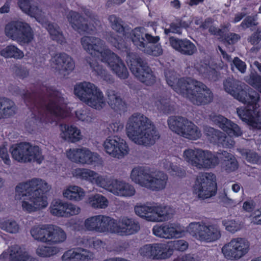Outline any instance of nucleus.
I'll list each match as a JSON object with an SVG mask.
<instances>
[{
  "mask_svg": "<svg viewBox=\"0 0 261 261\" xmlns=\"http://www.w3.org/2000/svg\"><path fill=\"white\" fill-rule=\"evenodd\" d=\"M225 91L239 101L246 103L245 107L239 108L237 113L239 118L253 128L261 129V112L257 103L259 95L245 84L233 79L224 82Z\"/></svg>",
  "mask_w": 261,
  "mask_h": 261,
  "instance_id": "1",
  "label": "nucleus"
},
{
  "mask_svg": "<svg viewBox=\"0 0 261 261\" xmlns=\"http://www.w3.org/2000/svg\"><path fill=\"white\" fill-rule=\"evenodd\" d=\"M51 189V185L45 180L33 178L16 187L14 199L22 212L32 214L48 206V198L45 193Z\"/></svg>",
  "mask_w": 261,
  "mask_h": 261,
  "instance_id": "2",
  "label": "nucleus"
},
{
  "mask_svg": "<svg viewBox=\"0 0 261 261\" xmlns=\"http://www.w3.org/2000/svg\"><path fill=\"white\" fill-rule=\"evenodd\" d=\"M165 74L168 85L177 93L188 98L193 104L205 105L212 101L213 93L201 82L189 78L178 79L177 74L172 70H167Z\"/></svg>",
  "mask_w": 261,
  "mask_h": 261,
  "instance_id": "3",
  "label": "nucleus"
},
{
  "mask_svg": "<svg viewBox=\"0 0 261 261\" xmlns=\"http://www.w3.org/2000/svg\"><path fill=\"white\" fill-rule=\"evenodd\" d=\"M81 43L88 54L106 63L119 78L124 80L128 77V72L123 62L107 47L103 40L97 37L84 36L81 38Z\"/></svg>",
  "mask_w": 261,
  "mask_h": 261,
  "instance_id": "4",
  "label": "nucleus"
},
{
  "mask_svg": "<svg viewBox=\"0 0 261 261\" xmlns=\"http://www.w3.org/2000/svg\"><path fill=\"white\" fill-rule=\"evenodd\" d=\"M125 129L128 138L138 145H153L160 137L152 122L140 113H135L128 118Z\"/></svg>",
  "mask_w": 261,
  "mask_h": 261,
  "instance_id": "5",
  "label": "nucleus"
},
{
  "mask_svg": "<svg viewBox=\"0 0 261 261\" xmlns=\"http://www.w3.org/2000/svg\"><path fill=\"white\" fill-rule=\"evenodd\" d=\"M211 119L215 124L226 132L228 136H226L219 130L205 126L203 128V131L207 136V139L210 142L221 145L224 147L231 148L233 147L235 143L232 137H238L242 134V130L240 126L221 115L211 116Z\"/></svg>",
  "mask_w": 261,
  "mask_h": 261,
  "instance_id": "6",
  "label": "nucleus"
},
{
  "mask_svg": "<svg viewBox=\"0 0 261 261\" xmlns=\"http://www.w3.org/2000/svg\"><path fill=\"white\" fill-rule=\"evenodd\" d=\"M130 178L136 184L153 191L165 189L168 181L166 174L144 166L134 168L131 171Z\"/></svg>",
  "mask_w": 261,
  "mask_h": 261,
  "instance_id": "7",
  "label": "nucleus"
},
{
  "mask_svg": "<svg viewBox=\"0 0 261 261\" xmlns=\"http://www.w3.org/2000/svg\"><path fill=\"white\" fill-rule=\"evenodd\" d=\"M74 93L81 101L94 110L101 111L107 107L102 91L93 83L84 82L76 84Z\"/></svg>",
  "mask_w": 261,
  "mask_h": 261,
  "instance_id": "8",
  "label": "nucleus"
},
{
  "mask_svg": "<svg viewBox=\"0 0 261 261\" xmlns=\"http://www.w3.org/2000/svg\"><path fill=\"white\" fill-rule=\"evenodd\" d=\"M182 159L198 170L214 168L219 164L217 154L199 148H188L183 150Z\"/></svg>",
  "mask_w": 261,
  "mask_h": 261,
  "instance_id": "9",
  "label": "nucleus"
},
{
  "mask_svg": "<svg viewBox=\"0 0 261 261\" xmlns=\"http://www.w3.org/2000/svg\"><path fill=\"white\" fill-rule=\"evenodd\" d=\"M131 41L140 50L148 55L158 56L163 53L160 44L154 45L160 40L158 36L150 34L144 28L137 27L130 34Z\"/></svg>",
  "mask_w": 261,
  "mask_h": 261,
  "instance_id": "10",
  "label": "nucleus"
},
{
  "mask_svg": "<svg viewBox=\"0 0 261 261\" xmlns=\"http://www.w3.org/2000/svg\"><path fill=\"white\" fill-rule=\"evenodd\" d=\"M134 212L138 217L148 222H160L170 219L173 215L169 207L150 203H138L134 207Z\"/></svg>",
  "mask_w": 261,
  "mask_h": 261,
  "instance_id": "11",
  "label": "nucleus"
},
{
  "mask_svg": "<svg viewBox=\"0 0 261 261\" xmlns=\"http://www.w3.org/2000/svg\"><path fill=\"white\" fill-rule=\"evenodd\" d=\"M12 158L21 163H36L41 164L44 160L40 147L29 143L22 142L12 145L10 148Z\"/></svg>",
  "mask_w": 261,
  "mask_h": 261,
  "instance_id": "12",
  "label": "nucleus"
},
{
  "mask_svg": "<svg viewBox=\"0 0 261 261\" xmlns=\"http://www.w3.org/2000/svg\"><path fill=\"white\" fill-rule=\"evenodd\" d=\"M167 122L171 130L185 138L197 140L202 136L201 130L197 125L182 117H170Z\"/></svg>",
  "mask_w": 261,
  "mask_h": 261,
  "instance_id": "13",
  "label": "nucleus"
},
{
  "mask_svg": "<svg viewBox=\"0 0 261 261\" xmlns=\"http://www.w3.org/2000/svg\"><path fill=\"white\" fill-rule=\"evenodd\" d=\"M5 34L21 45L28 44L34 39V32L30 25L21 21H13L7 23L5 28Z\"/></svg>",
  "mask_w": 261,
  "mask_h": 261,
  "instance_id": "14",
  "label": "nucleus"
},
{
  "mask_svg": "<svg viewBox=\"0 0 261 261\" xmlns=\"http://www.w3.org/2000/svg\"><path fill=\"white\" fill-rule=\"evenodd\" d=\"M187 231L194 238L201 242H214L221 236V232L217 226L203 221L190 223L187 226Z\"/></svg>",
  "mask_w": 261,
  "mask_h": 261,
  "instance_id": "15",
  "label": "nucleus"
},
{
  "mask_svg": "<svg viewBox=\"0 0 261 261\" xmlns=\"http://www.w3.org/2000/svg\"><path fill=\"white\" fill-rule=\"evenodd\" d=\"M66 156L71 162L81 165L96 166L102 163L100 155L86 147L70 148L66 150Z\"/></svg>",
  "mask_w": 261,
  "mask_h": 261,
  "instance_id": "16",
  "label": "nucleus"
},
{
  "mask_svg": "<svg viewBox=\"0 0 261 261\" xmlns=\"http://www.w3.org/2000/svg\"><path fill=\"white\" fill-rule=\"evenodd\" d=\"M250 250V243L245 238L236 237L225 243L221 248L224 257L230 261H237L244 257Z\"/></svg>",
  "mask_w": 261,
  "mask_h": 261,
  "instance_id": "17",
  "label": "nucleus"
},
{
  "mask_svg": "<svg viewBox=\"0 0 261 261\" xmlns=\"http://www.w3.org/2000/svg\"><path fill=\"white\" fill-rule=\"evenodd\" d=\"M193 190L199 198L203 199L215 195L217 192L216 176L212 173H199L196 177Z\"/></svg>",
  "mask_w": 261,
  "mask_h": 261,
  "instance_id": "18",
  "label": "nucleus"
},
{
  "mask_svg": "<svg viewBox=\"0 0 261 261\" xmlns=\"http://www.w3.org/2000/svg\"><path fill=\"white\" fill-rule=\"evenodd\" d=\"M127 62L132 72L141 82L146 85H152L155 82V76L141 58L135 55H129Z\"/></svg>",
  "mask_w": 261,
  "mask_h": 261,
  "instance_id": "19",
  "label": "nucleus"
},
{
  "mask_svg": "<svg viewBox=\"0 0 261 261\" xmlns=\"http://www.w3.org/2000/svg\"><path fill=\"white\" fill-rule=\"evenodd\" d=\"M109 21L112 28L120 35H122V38L120 36L112 35L109 37L108 41L118 49L126 48L131 41L130 34L133 30H125L122 24L121 20L114 15H110L109 17Z\"/></svg>",
  "mask_w": 261,
  "mask_h": 261,
  "instance_id": "20",
  "label": "nucleus"
},
{
  "mask_svg": "<svg viewBox=\"0 0 261 261\" xmlns=\"http://www.w3.org/2000/svg\"><path fill=\"white\" fill-rule=\"evenodd\" d=\"M105 152L112 157L121 159L129 152V147L122 138L114 136L108 137L103 143Z\"/></svg>",
  "mask_w": 261,
  "mask_h": 261,
  "instance_id": "21",
  "label": "nucleus"
},
{
  "mask_svg": "<svg viewBox=\"0 0 261 261\" xmlns=\"http://www.w3.org/2000/svg\"><path fill=\"white\" fill-rule=\"evenodd\" d=\"M73 176L106 189L109 180L107 175H101L97 172L87 168H77L72 171Z\"/></svg>",
  "mask_w": 261,
  "mask_h": 261,
  "instance_id": "22",
  "label": "nucleus"
},
{
  "mask_svg": "<svg viewBox=\"0 0 261 261\" xmlns=\"http://www.w3.org/2000/svg\"><path fill=\"white\" fill-rule=\"evenodd\" d=\"M73 176L106 189L109 180L107 175H101L97 172L87 168H77L72 171Z\"/></svg>",
  "mask_w": 261,
  "mask_h": 261,
  "instance_id": "23",
  "label": "nucleus"
},
{
  "mask_svg": "<svg viewBox=\"0 0 261 261\" xmlns=\"http://www.w3.org/2000/svg\"><path fill=\"white\" fill-rule=\"evenodd\" d=\"M105 190L115 196L124 198L133 197L136 193L133 185L124 180L117 179L111 180L109 179Z\"/></svg>",
  "mask_w": 261,
  "mask_h": 261,
  "instance_id": "24",
  "label": "nucleus"
},
{
  "mask_svg": "<svg viewBox=\"0 0 261 261\" xmlns=\"http://www.w3.org/2000/svg\"><path fill=\"white\" fill-rule=\"evenodd\" d=\"M114 233L120 236L131 235L137 232L140 229L139 222L135 219L123 217L115 219Z\"/></svg>",
  "mask_w": 261,
  "mask_h": 261,
  "instance_id": "25",
  "label": "nucleus"
},
{
  "mask_svg": "<svg viewBox=\"0 0 261 261\" xmlns=\"http://www.w3.org/2000/svg\"><path fill=\"white\" fill-rule=\"evenodd\" d=\"M46 109L51 115L61 118L68 117L71 112V108L67 105L64 97L58 93L56 94L55 97L50 100Z\"/></svg>",
  "mask_w": 261,
  "mask_h": 261,
  "instance_id": "26",
  "label": "nucleus"
},
{
  "mask_svg": "<svg viewBox=\"0 0 261 261\" xmlns=\"http://www.w3.org/2000/svg\"><path fill=\"white\" fill-rule=\"evenodd\" d=\"M165 243H153L143 245L139 249L140 254L144 258L151 259H167Z\"/></svg>",
  "mask_w": 261,
  "mask_h": 261,
  "instance_id": "27",
  "label": "nucleus"
},
{
  "mask_svg": "<svg viewBox=\"0 0 261 261\" xmlns=\"http://www.w3.org/2000/svg\"><path fill=\"white\" fill-rule=\"evenodd\" d=\"M50 62L53 68L64 75L68 74L75 67L73 59L65 53L56 54L51 58Z\"/></svg>",
  "mask_w": 261,
  "mask_h": 261,
  "instance_id": "28",
  "label": "nucleus"
},
{
  "mask_svg": "<svg viewBox=\"0 0 261 261\" xmlns=\"http://www.w3.org/2000/svg\"><path fill=\"white\" fill-rule=\"evenodd\" d=\"M1 257L8 258L9 261H38L24 248L17 245L10 246L1 254Z\"/></svg>",
  "mask_w": 261,
  "mask_h": 261,
  "instance_id": "29",
  "label": "nucleus"
},
{
  "mask_svg": "<svg viewBox=\"0 0 261 261\" xmlns=\"http://www.w3.org/2000/svg\"><path fill=\"white\" fill-rule=\"evenodd\" d=\"M60 130V137L67 142L76 143L82 139L81 129L74 125L61 124Z\"/></svg>",
  "mask_w": 261,
  "mask_h": 261,
  "instance_id": "30",
  "label": "nucleus"
},
{
  "mask_svg": "<svg viewBox=\"0 0 261 261\" xmlns=\"http://www.w3.org/2000/svg\"><path fill=\"white\" fill-rule=\"evenodd\" d=\"M107 102L109 106L116 112L122 114L127 111V105L120 95L115 90H110L107 92Z\"/></svg>",
  "mask_w": 261,
  "mask_h": 261,
  "instance_id": "31",
  "label": "nucleus"
},
{
  "mask_svg": "<svg viewBox=\"0 0 261 261\" xmlns=\"http://www.w3.org/2000/svg\"><path fill=\"white\" fill-rule=\"evenodd\" d=\"M18 5L23 12L35 17L38 22L39 23L44 22L42 16L43 15V12L46 11V10L33 5L30 0H19Z\"/></svg>",
  "mask_w": 261,
  "mask_h": 261,
  "instance_id": "32",
  "label": "nucleus"
},
{
  "mask_svg": "<svg viewBox=\"0 0 261 261\" xmlns=\"http://www.w3.org/2000/svg\"><path fill=\"white\" fill-rule=\"evenodd\" d=\"M171 46L180 53L191 55L196 51L195 45L188 39H179L175 37H170L169 39Z\"/></svg>",
  "mask_w": 261,
  "mask_h": 261,
  "instance_id": "33",
  "label": "nucleus"
},
{
  "mask_svg": "<svg viewBox=\"0 0 261 261\" xmlns=\"http://www.w3.org/2000/svg\"><path fill=\"white\" fill-rule=\"evenodd\" d=\"M67 18L72 28L80 33L84 32L91 33L93 31L92 28L88 27L86 20L75 12L70 11L67 15Z\"/></svg>",
  "mask_w": 261,
  "mask_h": 261,
  "instance_id": "34",
  "label": "nucleus"
},
{
  "mask_svg": "<svg viewBox=\"0 0 261 261\" xmlns=\"http://www.w3.org/2000/svg\"><path fill=\"white\" fill-rule=\"evenodd\" d=\"M224 66L222 64V65L212 67L202 62L195 65V68L202 76L213 81H217L219 78L220 74L217 70L223 68Z\"/></svg>",
  "mask_w": 261,
  "mask_h": 261,
  "instance_id": "35",
  "label": "nucleus"
},
{
  "mask_svg": "<svg viewBox=\"0 0 261 261\" xmlns=\"http://www.w3.org/2000/svg\"><path fill=\"white\" fill-rule=\"evenodd\" d=\"M115 219L105 215H97L96 233H114Z\"/></svg>",
  "mask_w": 261,
  "mask_h": 261,
  "instance_id": "36",
  "label": "nucleus"
},
{
  "mask_svg": "<svg viewBox=\"0 0 261 261\" xmlns=\"http://www.w3.org/2000/svg\"><path fill=\"white\" fill-rule=\"evenodd\" d=\"M47 243L59 244L64 243L67 239V233L61 227L55 225L49 226Z\"/></svg>",
  "mask_w": 261,
  "mask_h": 261,
  "instance_id": "37",
  "label": "nucleus"
},
{
  "mask_svg": "<svg viewBox=\"0 0 261 261\" xmlns=\"http://www.w3.org/2000/svg\"><path fill=\"white\" fill-rule=\"evenodd\" d=\"M62 195L66 199L79 202L82 200L86 195L85 191L76 185H69L62 191Z\"/></svg>",
  "mask_w": 261,
  "mask_h": 261,
  "instance_id": "38",
  "label": "nucleus"
},
{
  "mask_svg": "<svg viewBox=\"0 0 261 261\" xmlns=\"http://www.w3.org/2000/svg\"><path fill=\"white\" fill-rule=\"evenodd\" d=\"M167 240L184 237L187 233V227L175 222L165 223Z\"/></svg>",
  "mask_w": 261,
  "mask_h": 261,
  "instance_id": "39",
  "label": "nucleus"
},
{
  "mask_svg": "<svg viewBox=\"0 0 261 261\" xmlns=\"http://www.w3.org/2000/svg\"><path fill=\"white\" fill-rule=\"evenodd\" d=\"M180 161L181 159L173 156L170 160L164 161L162 163V166L171 175L175 177H182L186 174L185 171L176 165V164Z\"/></svg>",
  "mask_w": 261,
  "mask_h": 261,
  "instance_id": "40",
  "label": "nucleus"
},
{
  "mask_svg": "<svg viewBox=\"0 0 261 261\" xmlns=\"http://www.w3.org/2000/svg\"><path fill=\"white\" fill-rule=\"evenodd\" d=\"M47 11L43 12L42 16L44 22L41 23L43 27L46 28L51 38L59 43L62 44L65 42V38L62 33L60 31L59 27L53 23H48L47 20Z\"/></svg>",
  "mask_w": 261,
  "mask_h": 261,
  "instance_id": "41",
  "label": "nucleus"
},
{
  "mask_svg": "<svg viewBox=\"0 0 261 261\" xmlns=\"http://www.w3.org/2000/svg\"><path fill=\"white\" fill-rule=\"evenodd\" d=\"M194 23L196 25H199L200 28L206 29L208 28L209 32L214 35L219 36L220 38L223 39L224 37L225 29L229 27V24H227L225 28L223 30L218 29L212 25L213 20L211 18L205 19L204 22H202V19L200 17H195L193 19Z\"/></svg>",
  "mask_w": 261,
  "mask_h": 261,
  "instance_id": "42",
  "label": "nucleus"
},
{
  "mask_svg": "<svg viewBox=\"0 0 261 261\" xmlns=\"http://www.w3.org/2000/svg\"><path fill=\"white\" fill-rule=\"evenodd\" d=\"M49 224H39L33 226L30 230L32 237L36 241L47 243Z\"/></svg>",
  "mask_w": 261,
  "mask_h": 261,
  "instance_id": "43",
  "label": "nucleus"
},
{
  "mask_svg": "<svg viewBox=\"0 0 261 261\" xmlns=\"http://www.w3.org/2000/svg\"><path fill=\"white\" fill-rule=\"evenodd\" d=\"M0 229L10 233L17 234L21 231V227L19 223L12 218H0Z\"/></svg>",
  "mask_w": 261,
  "mask_h": 261,
  "instance_id": "44",
  "label": "nucleus"
},
{
  "mask_svg": "<svg viewBox=\"0 0 261 261\" xmlns=\"http://www.w3.org/2000/svg\"><path fill=\"white\" fill-rule=\"evenodd\" d=\"M153 102L156 109L164 113H168L172 109L169 98L163 94H154Z\"/></svg>",
  "mask_w": 261,
  "mask_h": 261,
  "instance_id": "45",
  "label": "nucleus"
},
{
  "mask_svg": "<svg viewBox=\"0 0 261 261\" xmlns=\"http://www.w3.org/2000/svg\"><path fill=\"white\" fill-rule=\"evenodd\" d=\"M87 203L94 209H105L109 205V200L102 195H91L87 199Z\"/></svg>",
  "mask_w": 261,
  "mask_h": 261,
  "instance_id": "46",
  "label": "nucleus"
},
{
  "mask_svg": "<svg viewBox=\"0 0 261 261\" xmlns=\"http://www.w3.org/2000/svg\"><path fill=\"white\" fill-rule=\"evenodd\" d=\"M165 244L168 258L172 256L174 250L184 251L188 249L189 246L188 243L184 240L169 241Z\"/></svg>",
  "mask_w": 261,
  "mask_h": 261,
  "instance_id": "47",
  "label": "nucleus"
},
{
  "mask_svg": "<svg viewBox=\"0 0 261 261\" xmlns=\"http://www.w3.org/2000/svg\"><path fill=\"white\" fill-rule=\"evenodd\" d=\"M76 244L96 250H100L105 246V242L101 240L90 237L77 239Z\"/></svg>",
  "mask_w": 261,
  "mask_h": 261,
  "instance_id": "48",
  "label": "nucleus"
},
{
  "mask_svg": "<svg viewBox=\"0 0 261 261\" xmlns=\"http://www.w3.org/2000/svg\"><path fill=\"white\" fill-rule=\"evenodd\" d=\"M14 102L7 98L0 99V119L14 115L16 112Z\"/></svg>",
  "mask_w": 261,
  "mask_h": 261,
  "instance_id": "49",
  "label": "nucleus"
},
{
  "mask_svg": "<svg viewBox=\"0 0 261 261\" xmlns=\"http://www.w3.org/2000/svg\"><path fill=\"white\" fill-rule=\"evenodd\" d=\"M59 252V248L51 245L40 244L35 250L36 255L43 258L50 257L57 254Z\"/></svg>",
  "mask_w": 261,
  "mask_h": 261,
  "instance_id": "50",
  "label": "nucleus"
},
{
  "mask_svg": "<svg viewBox=\"0 0 261 261\" xmlns=\"http://www.w3.org/2000/svg\"><path fill=\"white\" fill-rule=\"evenodd\" d=\"M0 55L5 58L21 59L24 57L23 52L16 45L10 44L2 49Z\"/></svg>",
  "mask_w": 261,
  "mask_h": 261,
  "instance_id": "51",
  "label": "nucleus"
},
{
  "mask_svg": "<svg viewBox=\"0 0 261 261\" xmlns=\"http://www.w3.org/2000/svg\"><path fill=\"white\" fill-rule=\"evenodd\" d=\"M66 203V201L60 199H53L49 207L50 214L58 217H64Z\"/></svg>",
  "mask_w": 261,
  "mask_h": 261,
  "instance_id": "52",
  "label": "nucleus"
},
{
  "mask_svg": "<svg viewBox=\"0 0 261 261\" xmlns=\"http://www.w3.org/2000/svg\"><path fill=\"white\" fill-rule=\"evenodd\" d=\"M97 220V215L90 216L84 220L82 226L76 225L74 226L73 229L75 231L84 230L95 232Z\"/></svg>",
  "mask_w": 261,
  "mask_h": 261,
  "instance_id": "53",
  "label": "nucleus"
},
{
  "mask_svg": "<svg viewBox=\"0 0 261 261\" xmlns=\"http://www.w3.org/2000/svg\"><path fill=\"white\" fill-rule=\"evenodd\" d=\"M221 154L224 158L223 168L227 172L236 171L238 168V162L236 158L232 154L224 151L221 152Z\"/></svg>",
  "mask_w": 261,
  "mask_h": 261,
  "instance_id": "54",
  "label": "nucleus"
},
{
  "mask_svg": "<svg viewBox=\"0 0 261 261\" xmlns=\"http://www.w3.org/2000/svg\"><path fill=\"white\" fill-rule=\"evenodd\" d=\"M76 119L84 124H92L95 119L93 114L87 108L79 109L75 112Z\"/></svg>",
  "mask_w": 261,
  "mask_h": 261,
  "instance_id": "55",
  "label": "nucleus"
},
{
  "mask_svg": "<svg viewBox=\"0 0 261 261\" xmlns=\"http://www.w3.org/2000/svg\"><path fill=\"white\" fill-rule=\"evenodd\" d=\"M89 65L93 71L103 80L107 82L112 81V76L111 75L97 62H89Z\"/></svg>",
  "mask_w": 261,
  "mask_h": 261,
  "instance_id": "56",
  "label": "nucleus"
},
{
  "mask_svg": "<svg viewBox=\"0 0 261 261\" xmlns=\"http://www.w3.org/2000/svg\"><path fill=\"white\" fill-rule=\"evenodd\" d=\"M222 224L227 231L232 233L240 230L242 228L241 222L232 219L223 220Z\"/></svg>",
  "mask_w": 261,
  "mask_h": 261,
  "instance_id": "57",
  "label": "nucleus"
},
{
  "mask_svg": "<svg viewBox=\"0 0 261 261\" xmlns=\"http://www.w3.org/2000/svg\"><path fill=\"white\" fill-rule=\"evenodd\" d=\"M245 81L261 93V76L251 72L249 76L245 78Z\"/></svg>",
  "mask_w": 261,
  "mask_h": 261,
  "instance_id": "58",
  "label": "nucleus"
},
{
  "mask_svg": "<svg viewBox=\"0 0 261 261\" xmlns=\"http://www.w3.org/2000/svg\"><path fill=\"white\" fill-rule=\"evenodd\" d=\"M239 151L248 162L252 164L261 163V156L255 152L246 149H240Z\"/></svg>",
  "mask_w": 261,
  "mask_h": 261,
  "instance_id": "59",
  "label": "nucleus"
},
{
  "mask_svg": "<svg viewBox=\"0 0 261 261\" xmlns=\"http://www.w3.org/2000/svg\"><path fill=\"white\" fill-rule=\"evenodd\" d=\"M0 161L3 162L5 168H9L11 165V160L6 145H0Z\"/></svg>",
  "mask_w": 261,
  "mask_h": 261,
  "instance_id": "60",
  "label": "nucleus"
},
{
  "mask_svg": "<svg viewBox=\"0 0 261 261\" xmlns=\"http://www.w3.org/2000/svg\"><path fill=\"white\" fill-rule=\"evenodd\" d=\"M79 248L71 249L65 251L61 257L62 261H79Z\"/></svg>",
  "mask_w": 261,
  "mask_h": 261,
  "instance_id": "61",
  "label": "nucleus"
},
{
  "mask_svg": "<svg viewBox=\"0 0 261 261\" xmlns=\"http://www.w3.org/2000/svg\"><path fill=\"white\" fill-rule=\"evenodd\" d=\"M81 212V208L72 203H66V206L64 217H68L79 214Z\"/></svg>",
  "mask_w": 261,
  "mask_h": 261,
  "instance_id": "62",
  "label": "nucleus"
},
{
  "mask_svg": "<svg viewBox=\"0 0 261 261\" xmlns=\"http://www.w3.org/2000/svg\"><path fill=\"white\" fill-rule=\"evenodd\" d=\"M165 223L155 225L152 229V233L156 237L167 240Z\"/></svg>",
  "mask_w": 261,
  "mask_h": 261,
  "instance_id": "63",
  "label": "nucleus"
},
{
  "mask_svg": "<svg viewBox=\"0 0 261 261\" xmlns=\"http://www.w3.org/2000/svg\"><path fill=\"white\" fill-rule=\"evenodd\" d=\"M191 25H192V23L188 25L185 24L184 23L182 24L173 23L170 25L169 28L164 30V32L166 34H168L170 33L181 34L182 27L186 28Z\"/></svg>",
  "mask_w": 261,
  "mask_h": 261,
  "instance_id": "64",
  "label": "nucleus"
}]
</instances>
